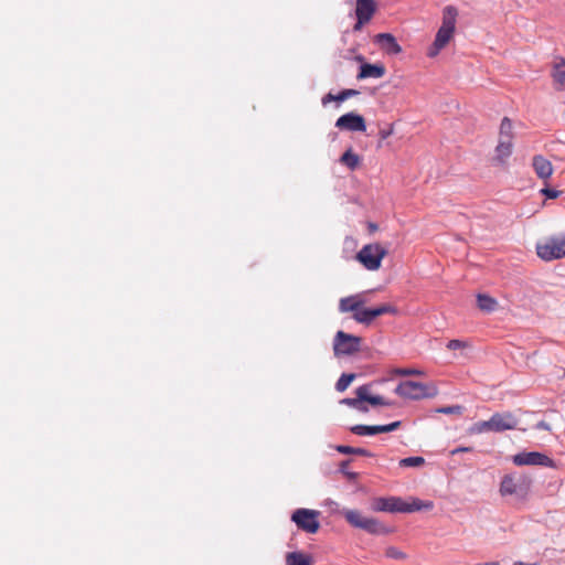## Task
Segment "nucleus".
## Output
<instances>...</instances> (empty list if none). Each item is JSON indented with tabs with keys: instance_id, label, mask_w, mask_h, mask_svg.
Here are the masks:
<instances>
[{
	"instance_id": "44",
	"label": "nucleus",
	"mask_w": 565,
	"mask_h": 565,
	"mask_svg": "<svg viewBox=\"0 0 565 565\" xmlns=\"http://www.w3.org/2000/svg\"><path fill=\"white\" fill-rule=\"evenodd\" d=\"M539 427H541V428H543V429H547V428H548V425H547L546 423H544V422H541V423L539 424Z\"/></svg>"
},
{
	"instance_id": "14",
	"label": "nucleus",
	"mask_w": 565,
	"mask_h": 565,
	"mask_svg": "<svg viewBox=\"0 0 565 565\" xmlns=\"http://www.w3.org/2000/svg\"><path fill=\"white\" fill-rule=\"evenodd\" d=\"M375 43L388 55H397L402 52V46L391 33L376 34Z\"/></svg>"
},
{
	"instance_id": "34",
	"label": "nucleus",
	"mask_w": 565,
	"mask_h": 565,
	"mask_svg": "<svg viewBox=\"0 0 565 565\" xmlns=\"http://www.w3.org/2000/svg\"><path fill=\"white\" fill-rule=\"evenodd\" d=\"M462 411H463V407L460 405L444 406V407H440L437 409L438 413L446 414V415H452V414L460 415V414H462Z\"/></svg>"
},
{
	"instance_id": "23",
	"label": "nucleus",
	"mask_w": 565,
	"mask_h": 565,
	"mask_svg": "<svg viewBox=\"0 0 565 565\" xmlns=\"http://www.w3.org/2000/svg\"><path fill=\"white\" fill-rule=\"evenodd\" d=\"M458 10L454 6H447L443 11V22L440 28L455 32Z\"/></svg>"
},
{
	"instance_id": "38",
	"label": "nucleus",
	"mask_w": 565,
	"mask_h": 565,
	"mask_svg": "<svg viewBox=\"0 0 565 565\" xmlns=\"http://www.w3.org/2000/svg\"><path fill=\"white\" fill-rule=\"evenodd\" d=\"M446 347L449 350H459L468 348L469 343L459 339H452L447 343Z\"/></svg>"
},
{
	"instance_id": "1",
	"label": "nucleus",
	"mask_w": 565,
	"mask_h": 565,
	"mask_svg": "<svg viewBox=\"0 0 565 565\" xmlns=\"http://www.w3.org/2000/svg\"><path fill=\"white\" fill-rule=\"evenodd\" d=\"M431 501H422L413 498L411 502H405L399 497L376 498L372 503V509L377 512L390 513H412L420 510L433 509Z\"/></svg>"
},
{
	"instance_id": "40",
	"label": "nucleus",
	"mask_w": 565,
	"mask_h": 565,
	"mask_svg": "<svg viewBox=\"0 0 565 565\" xmlns=\"http://www.w3.org/2000/svg\"><path fill=\"white\" fill-rule=\"evenodd\" d=\"M542 194L545 195L547 199H556L559 196L561 192L555 189L544 188L541 190Z\"/></svg>"
},
{
	"instance_id": "45",
	"label": "nucleus",
	"mask_w": 565,
	"mask_h": 565,
	"mask_svg": "<svg viewBox=\"0 0 565 565\" xmlns=\"http://www.w3.org/2000/svg\"><path fill=\"white\" fill-rule=\"evenodd\" d=\"M370 227H371L372 230H375L377 226H376L375 224H370Z\"/></svg>"
},
{
	"instance_id": "32",
	"label": "nucleus",
	"mask_w": 565,
	"mask_h": 565,
	"mask_svg": "<svg viewBox=\"0 0 565 565\" xmlns=\"http://www.w3.org/2000/svg\"><path fill=\"white\" fill-rule=\"evenodd\" d=\"M425 463V459L419 456L406 457L399 460L401 467H420Z\"/></svg>"
},
{
	"instance_id": "33",
	"label": "nucleus",
	"mask_w": 565,
	"mask_h": 565,
	"mask_svg": "<svg viewBox=\"0 0 565 565\" xmlns=\"http://www.w3.org/2000/svg\"><path fill=\"white\" fill-rule=\"evenodd\" d=\"M350 463V460H343L340 462L339 465V471L345 476L349 480H355L358 478V473L356 472H353V471H349V466Z\"/></svg>"
},
{
	"instance_id": "37",
	"label": "nucleus",
	"mask_w": 565,
	"mask_h": 565,
	"mask_svg": "<svg viewBox=\"0 0 565 565\" xmlns=\"http://www.w3.org/2000/svg\"><path fill=\"white\" fill-rule=\"evenodd\" d=\"M473 430L476 433L492 431V425L490 418L488 420L479 422L475 424Z\"/></svg>"
},
{
	"instance_id": "3",
	"label": "nucleus",
	"mask_w": 565,
	"mask_h": 565,
	"mask_svg": "<svg viewBox=\"0 0 565 565\" xmlns=\"http://www.w3.org/2000/svg\"><path fill=\"white\" fill-rule=\"evenodd\" d=\"M531 488V479L524 475L509 473L505 475L500 483V494L502 497L515 495L524 499Z\"/></svg>"
},
{
	"instance_id": "30",
	"label": "nucleus",
	"mask_w": 565,
	"mask_h": 565,
	"mask_svg": "<svg viewBox=\"0 0 565 565\" xmlns=\"http://www.w3.org/2000/svg\"><path fill=\"white\" fill-rule=\"evenodd\" d=\"M512 129H513L512 121L510 120V118L504 117L501 120L500 131H499L500 138L499 139H502V140L505 139V140L512 141V138H513Z\"/></svg>"
},
{
	"instance_id": "43",
	"label": "nucleus",
	"mask_w": 565,
	"mask_h": 565,
	"mask_svg": "<svg viewBox=\"0 0 565 565\" xmlns=\"http://www.w3.org/2000/svg\"><path fill=\"white\" fill-rule=\"evenodd\" d=\"M326 504H327V505H330V508H331V510H332V511H338V507H339V504H338L337 502H332V501H330V502H326Z\"/></svg>"
},
{
	"instance_id": "4",
	"label": "nucleus",
	"mask_w": 565,
	"mask_h": 565,
	"mask_svg": "<svg viewBox=\"0 0 565 565\" xmlns=\"http://www.w3.org/2000/svg\"><path fill=\"white\" fill-rule=\"evenodd\" d=\"M341 513L351 526L363 530L369 534L379 535L387 532L386 527L379 520L364 516L358 510L344 509Z\"/></svg>"
},
{
	"instance_id": "25",
	"label": "nucleus",
	"mask_w": 565,
	"mask_h": 565,
	"mask_svg": "<svg viewBox=\"0 0 565 565\" xmlns=\"http://www.w3.org/2000/svg\"><path fill=\"white\" fill-rule=\"evenodd\" d=\"M512 141L505 139H499V143L495 147V160L499 163H504L505 160L512 154Z\"/></svg>"
},
{
	"instance_id": "2",
	"label": "nucleus",
	"mask_w": 565,
	"mask_h": 565,
	"mask_svg": "<svg viewBox=\"0 0 565 565\" xmlns=\"http://www.w3.org/2000/svg\"><path fill=\"white\" fill-rule=\"evenodd\" d=\"M372 383L363 384L355 388V397H345L340 401L341 405H345L360 413H367L370 409L366 403L372 406H388L390 403L381 395H372Z\"/></svg>"
},
{
	"instance_id": "46",
	"label": "nucleus",
	"mask_w": 565,
	"mask_h": 565,
	"mask_svg": "<svg viewBox=\"0 0 565 565\" xmlns=\"http://www.w3.org/2000/svg\"><path fill=\"white\" fill-rule=\"evenodd\" d=\"M358 60L363 61V56L362 55L358 56Z\"/></svg>"
},
{
	"instance_id": "6",
	"label": "nucleus",
	"mask_w": 565,
	"mask_h": 565,
	"mask_svg": "<svg viewBox=\"0 0 565 565\" xmlns=\"http://www.w3.org/2000/svg\"><path fill=\"white\" fill-rule=\"evenodd\" d=\"M387 255V249L379 243L364 245L355 255V259L370 271L381 268L383 258Z\"/></svg>"
},
{
	"instance_id": "29",
	"label": "nucleus",
	"mask_w": 565,
	"mask_h": 565,
	"mask_svg": "<svg viewBox=\"0 0 565 565\" xmlns=\"http://www.w3.org/2000/svg\"><path fill=\"white\" fill-rule=\"evenodd\" d=\"M356 376L358 375L355 373H342L335 383V391L339 393L344 392L350 386V384L356 379Z\"/></svg>"
},
{
	"instance_id": "7",
	"label": "nucleus",
	"mask_w": 565,
	"mask_h": 565,
	"mask_svg": "<svg viewBox=\"0 0 565 565\" xmlns=\"http://www.w3.org/2000/svg\"><path fill=\"white\" fill-rule=\"evenodd\" d=\"M395 393L404 398L422 399L435 397L438 394V390L434 385H427L414 381H404L396 386Z\"/></svg>"
},
{
	"instance_id": "9",
	"label": "nucleus",
	"mask_w": 565,
	"mask_h": 565,
	"mask_svg": "<svg viewBox=\"0 0 565 565\" xmlns=\"http://www.w3.org/2000/svg\"><path fill=\"white\" fill-rule=\"evenodd\" d=\"M291 521L299 530L315 534L318 532V510L299 508L291 514Z\"/></svg>"
},
{
	"instance_id": "28",
	"label": "nucleus",
	"mask_w": 565,
	"mask_h": 565,
	"mask_svg": "<svg viewBox=\"0 0 565 565\" xmlns=\"http://www.w3.org/2000/svg\"><path fill=\"white\" fill-rule=\"evenodd\" d=\"M334 449L338 452L344 454V455H359V456H364V457H372L373 456V454L371 451H369L365 448H360V447L339 445V446H335Z\"/></svg>"
},
{
	"instance_id": "31",
	"label": "nucleus",
	"mask_w": 565,
	"mask_h": 565,
	"mask_svg": "<svg viewBox=\"0 0 565 565\" xmlns=\"http://www.w3.org/2000/svg\"><path fill=\"white\" fill-rule=\"evenodd\" d=\"M372 310L374 313V318H377L383 315H396L398 311L396 307L390 303H382L375 308H372Z\"/></svg>"
},
{
	"instance_id": "24",
	"label": "nucleus",
	"mask_w": 565,
	"mask_h": 565,
	"mask_svg": "<svg viewBox=\"0 0 565 565\" xmlns=\"http://www.w3.org/2000/svg\"><path fill=\"white\" fill-rule=\"evenodd\" d=\"M313 558L311 555L302 552H289L286 555V565H312Z\"/></svg>"
},
{
	"instance_id": "35",
	"label": "nucleus",
	"mask_w": 565,
	"mask_h": 565,
	"mask_svg": "<svg viewBox=\"0 0 565 565\" xmlns=\"http://www.w3.org/2000/svg\"><path fill=\"white\" fill-rule=\"evenodd\" d=\"M385 555L388 558H393V559H404L406 557V555L402 551H399L398 548H396L394 546L387 547L385 551Z\"/></svg>"
},
{
	"instance_id": "26",
	"label": "nucleus",
	"mask_w": 565,
	"mask_h": 565,
	"mask_svg": "<svg viewBox=\"0 0 565 565\" xmlns=\"http://www.w3.org/2000/svg\"><path fill=\"white\" fill-rule=\"evenodd\" d=\"M477 305L480 310L486 312H492L495 310L498 302L494 298L488 295L479 294L477 296Z\"/></svg>"
},
{
	"instance_id": "18",
	"label": "nucleus",
	"mask_w": 565,
	"mask_h": 565,
	"mask_svg": "<svg viewBox=\"0 0 565 565\" xmlns=\"http://www.w3.org/2000/svg\"><path fill=\"white\" fill-rule=\"evenodd\" d=\"M533 169L536 173V175L540 179L546 180L548 179L553 173V166L551 161H548L543 156H534L532 161Z\"/></svg>"
},
{
	"instance_id": "15",
	"label": "nucleus",
	"mask_w": 565,
	"mask_h": 565,
	"mask_svg": "<svg viewBox=\"0 0 565 565\" xmlns=\"http://www.w3.org/2000/svg\"><path fill=\"white\" fill-rule=\"evenodd\" d=\"M454 35V31L439 28L433 45L428 49L427 55L429 57L436 56L441 49H444Z\"/></svg>"
},
{
	"instance_id": "39",
	"label": "nucleus",
	"mask_w": 565,
	"mask_h": 565,
	"mask_svg": "<svg viewBox=\"0 0 565 565\" xmlns=\"http://www.w3.org/2000/svg\"><path fill=\"white\" fill-rule=\"evenodd\" d=\"M394 132V125L391 124L388 125L387 128H383V129H380L379 131V136H380V142H379V147L382 146V141L386 140L390 136H392Z\"/></svg>"
},
{
	"instance_id": "16",
	"label": "nucleus",
	"mask_w": 565,
	"mask_h": 565,
	"mask_svg": "<svg viewBox=\"0 0 565 565\" xmlns=\"http://www.w3.org/2000/svg\"><path fill=\"white\" fill-rule=\"evenodd\" d=\"M365 303V299L363 295L356 294L352 296H348L344 298H341L339 301V311L344 312H352L355 313L359 308L363 307Z\"/></svg>"
},
{
	"instance_id": "5",
	"label": "nucleus",
	"mask_w": 565,
	"mask_h": 565,
	"mask_svg": "<svg viewBox=\"0 0 565 565\" xmlns=\"http://www.w3.org/2000/svg\"><path fill=\"white\" fill-rule=\"evenodd\" d=\"M362 338L347 333L343 330L337 331L332 349L335 358L352 356L361 351Z\"/></svg>"
},
{
	"instance_id": "19",
	"label": "nucleus",
	"mask_w": 565,
	"mask_h": 565,
	"mask_svg": "<svg viewBox=\"0 0 565 565\" xmlns=\"http://www.w3.org/2000/svg\"><path fill=\"white\" fill-rule=\"evenodd\" d=\"M551 76L556 90H565V58H559L553 66Z\"/></svg>"
},
{
	"instance_id": "27",
	"label": "nucleus",
	"mask_w": 565,
	"mask_h": 565,
	"mask_svg": "<svg viewBox=\"0 0 565 565\" xmlns=\"http://www.w3.org/2000/svg\"><path fill=\"white\" fill-rule=\"evenodd\" d=\"M352 318L356 322L366 324V326L371 324L373 322V320L375 319L372 308H363V307L359 308V310L352 315Z\"/></svg>"
},
{
	"instance_id": "10",
	"label": "nucleus",
	"mask_w": 565,
	"mask_h": 565,
	"mask_svg": "<svg viewBox=\"0 0 565 565\" xmlns=\"http://www.w3.org/2000/svg\"><path fill=\"white\" fill-rule=\"evenodd\" d=\"M512 461L516 466H554L553 459L539 451L519 452L512 457Z\"/></svg>"
},
{
	"instance_id": "21",
	"label": "nucleus",
	"mask_w": 565,
	"mask_h": 565,
	"mask_svg": "<svg viewBox=\"0 0 565 565\" xmlns=\"http://www.w3.org/2000/svg\"><path fill=\"white\" fill-rule=\"evenodd\" d=\"M339 162L342 166L347 167L350 171H354L361 166L362 158L358 153H355L350 147L339 158Z\"/></svg>"
},
{
	"instance_id": "17",
	"label": "nucleus",
	"mask_w": 565,
	"mask_h": 565,
	"mask_svg": "<svg viewBox=\"0 0 565 565\" xmlns=\"http://www.w3.org/2000/svg\"><path fill=\"white\" fill-rule=\"evenodd\" d=\"M386 70L382 64L363 63L356 75L358 79L381 78L385 75Z\"/></svg>"
},
{
	"instance_id": "20",
	"label": "nucleus",
	"mask_w": 565,
	"mask_h": 565,
	"mask_svg": "<svg viewBox=\"0 0 565 565\" xmlns=\"http://www.w3.org/2000/svg\"><path fill=\"white\" fill-rule=\"evenodd\" d=\"M376 7L374 0H356L355 17L371 20L375 13Z\"/></svg>"
},
{
	"instance_id": "12",
	"label": "nucleus",
	"mask_w": 565,
	"mask_h": 565,
	"mask_svg": "<svg viewBox=\"0 0 565 565\" xmlns=\"http://www.w3.org/2000/svg\"><path fill=\"white\" fill-rule=\"evenodd\" d=\"M401 422L396 420L386 425H354L350 428V431L358 436H374L382 433H391L396 430L401 426Z\"/></svg>"
},
{
	"instance_id": "41",
	"label": "nucleus",
	"mask_w": 565,
	"mask_h": 565,
	"mask_svg": "<svg viewBox=\"0 0 565 565\" xmlns=\"http://www.w3.org/2000/svg\"><path fill=\"white\" fill-rule=\"evenodd\" d=\"M370 20L363 19V18H356V22L353 26L354 31H360L362 26L367 23Z\"/></svg>"
},
{
	"instance_id": "42",
	"label": "nucleus",
	"mask_w": 565,
	"mask_h": 565,
	"mask_svg": "<svg viewBox=\"0 0 565 565\" xmlns=\"http://www.w3.org/2000/svg\"><path fill=\"white\" fill-rule=\"evenodd\" d=\"M470 450H471V449H470V448H468V447H457V448L452 449V450L450 451V454L454 456V455H457V454H459V452H467V451H470Z\"/></svg>"
},
{
	"instance_id": "22",
	"label": "nucleus",
	"mask_w": 565,
	"mask_h": 565,
	"mask_svg": "<svg viewBox=\"0 0 565 565\" xmlns=\"http://www.w3.org/2000/svg\"><path fill=\"white\" fill-rule=\"evenodd\" d=\"M359 94H360L359 90L348 88V89H343V90L339 92L335 95L328 93L322 97L321 102L324 106L328 105L330 102L342 103L351 97L358 96Z\"/></svg>"
},
{
	"instance_id": "11",
	"label": "nucleus",
	"mask_w": 565,
	"mask_h": 565,
	"mask_svg": "<svg viewBox=\"0 0 565 565\" xmlns=\"http://www.w3.org/2000/svg\"><path fill=\"white\" fill-rule=\"evenodd\" d=\"M335 127L351 132H364L366 130V122L362 115L350 111L337 119Z\"/></svg>"
},
{
	"instance_id": "36",
	"label": "nucleus",
	"mask_w": 565,
	"mask_h": 565,
	"mask_svg": "<svg viewBox=\"0 0 565 565\" xmlns=\"http://www.w3.org/2000/svg\"><path fill=\"white\" fill-rule=\"evenodd\" d=\"M394 373L401 376L424 375V372L418 369H396Z\"/></svg>"
},
{
	"instance_id": "8",
	"label": "nucleus",
	"mask_w": 565,
	"mask_h": 565,
	"mask_svg": "<svg viewBox=\"0 0 565 565\" xmlns=\"http://www.w3.org/2000/svg\"><path fill=\"white\" fill-rule=\"evenodd\" d=\"M537 256L551 262L565 257V235L551 236L536 244Z\"/></svg>"
},
{
	"instance_id": "13",
	"label": "nucleus",
	"mask_w": 565,
	"mask_h": 565,
	"mask_svg": "<svg viewBox=\"0 0 565 565\" xmlns=\"http://www.w3.org/2000/svg\"><path fill=\"white\" fill-rule=\"evenodd\" d=\"M492 431L502 433L504 430L514 429L518 426V419L509 412L495 413L490 417Z\"/></svg>"
}]
</instances>
